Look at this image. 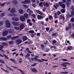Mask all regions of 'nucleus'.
<instances>
[{
  "instance_id": "61",
  "label": "nucleus",
  "mask_w": 74,
  "mask_h": 74,
  "mask_svg": "<svg viewBox=\"0 0 74 74\" xmlns=\"http://www.w3.org/2000/svg\"><path fill=\"white\" fill-rule=\"evenodd\" d=\"M56 48V47L54 46H51L50 47V48L51 49V48Z\"/></svg>"
},
{
  "instance_id": "32",
  "label": "nucleus",
  "mask_w": 74,
  "mask_h": 74,
  "mask_svg": "<svg viewBox=\"0 0 74 74\" xmlns=\"http://www.w3.org/2000/svg\"><path fill=\"white\" fill-rule=\"evenodd\" d=\"M18 38L19 37L18 36H15L12 38V40H15V39H16V38Z\"/></svg>"
},
{
  "instance_id": "16",
  "label": "nucleus",
  "mask_w": 74,
  "mask_h": 74,
  "mask_svg": "<svg viewBox=\"0 0 74 74\" xmlns=\"http://www.w3.org/2000/svg\"><path fill=\"white\" fill-rule=\"evenodd\" d=\"M3 55L0 54V56H1V57H4H4H5V58H6L7 59H9L8 57L7 56L5 55V54H3Z\"/></svg>"
},
{
  "instance_id": "22",
  "label": "nucleus",
  "mask_w": 74,
  "mask_h": 74,
  "mask_svg": "<svg viewBox=\"0 0 74 74\" xmlns=\"http://www.w3.org/2000/svg\"><path fill=\"white\" fill-rule=\"evenodd\" d=\"M10 60H11V61H12V62H13L14 63H16V62L15 61V59L12 58L10 59Z\"/></svg>"
},
{
  "instance_id": "30",
  "label": "nucleus",
  "mask_w": 74,
  "mask_h": 74,
  "mask_svg": "<svg viewBox=\"0 0 74 74\" xmlns=\"http://www.w3.org/2000/svg\"><path fill=\"white\" fill-rule=\"evenodd\" d=\"M59 6V4L58 3H57L56 4V6L55 5H54V7L56 8V9H57L58 8L57 7H58Z\"/></svg>"
},
{
  "instance_id": "28",
  "label": "nucleus",
  "mask_w": 74,
  "mask_h": 74,
  "mask_svg": "<svg viewBox=\"0 0 74 74\" xmlns=\"http://www.w3.org/2000/svg\"><path fill=\"white\" fill-rule=\"evenodd\" d=\"M2 70H3V71H5V73H9V72L7 70H5V69H4L2 68Z\"/></svg>"
},
{
  "instance_id": "37",
  "label": "nucleus",
  "mask_w": 74,
  "mask_h": 74,
  "mask_svg": "<svg viewBox=\"0 0 74 74\" xmlns=\"http://www.w3.org/2000/svg\"><path fill=\"white\" fill-rule=\"evenodd\" d=\"M49 19H50V20H51V19H53V17L52 16H49Z\"/></svg>"
},
{
  "instance_id": "4",
  "label": "nucleus",
  "mask_w": 74,
  "mask_h": 74,
  "mask_svg": "<svg viewBox=\"0 0 74 74\" xmlns=\"http://www.w3.org/2000/svg\"><path fill=\"white\" fill-rule=\"evenodd\" d=\"M71 9L72 10L71 11V15L69 16V17H71V16H73L74 15V7L72 6L71 7Z\"/></svg>"
},
{
  "instance_id": "58",
  "label": "nucleus",
  "mask_w": 74,
  "mask_h": 74,
  "mask_svg": "<svg viewBox=\"0 0 74 74\" xmlns=\"http://www.w3.org/2000/svg\"><path fill=\"white\" fill-rule=\"evenodd\" d=\"M30 22V19H29L27 20V23H29Z\"/></svg>"
},
{
  "instance_id": "45",
  "label": "nucleus",
  "mask_w": 74,
  "mask_h": 74,
  "mask_svg": "<svg viewBox=\"0 0 74 74\" xmlns=\"http://www.w3.org/2000/svg\"><path fill=\"white\" fill-rule=\"evenodd\" d=\"M54 17L55 18H57V13H55Z\"/></svg>"
},
{
  "instance_id": "27",
  "label": "nucleus",
  "mask_w": 74,
  "mask_h": 74,
  "mask_svg": "<svg viewBox=\"0 0 74 74\" xmlns=\"http://www.w3.org/2000/svg\"><path fill=\"white\" fill-rule=\"evenodd\" d=\"M36 12L40 14V15H42L43 14L39 10H37Z\"/></svg>"
},
{
  "instance_id": "57",
  "label": "nucleus",
  "mask_w": 74,
  "mask_h": 74,
  "mask_svg": "<svg viewBox=\"0 0 74 74\" xmlns=\"http://www.w3.org/2000/svg\"><path fill=\"white\" fill-rule=\"evenodd\" d=\"M46 30L47 31H49V28H46Z\"/></svg>"
},
{
  "instance_id": "42",
  "label": "nucleus",
  "mask_w": 74,
  "mask_h": 74,
  "mask_svg": "<svg viewBox=\"0 0 74 74\" xmlns=\"http://www.w3.org/2000/svg\"><path fill=\"white\" fill-rule=\"evenodd\" d=\"M23 5L25 8H28V7H29L27 5Z\"/></svg>"
},
{
  "instance_id": "12",
  "label": "nucleus",
  "mask_w": 74,
  "mask_h": 74,
  "mask_svg": "<svg viewBox=\"0 0 74 74\" xmlns=\"http://www.w3.org/2000/svg\"><path fill=\"white\" fill-rule=\"evenodd\" d=\"M8 34V31H5L3 32V36H5Z\"/></svg>"
},
{
  "instance_id": "34",
  "label": "nucleus",
  "mask_w": 74,
  "mask_h": 74,
  "mask_svg": "<svg viewBox=\"0 0 74 74\" xmlns=\"http://www.w3.org/2000/svg\"><path fill=\"white\" fill-rule=\"evenodd\" d=\"M61 60L62 61H63L64 62H67V61H68V60L66 59H61Z\"/></svg>"
},
{
  "instance_id": "63",
  "label": "nucleus",
  "mask_w": 74,
  "mask_h": 74,
  "mask_svg": "<svg viewBox=\"0 0 74 74\" xmlns=\"http://www.w3.org/2000/svg\"><path fill=\"white\" fill-rule=\"evenodd\" d=\"M71 22H74V19L73 18H72L71 19Z\"/></svg>"
},
{
  "instance_id": "47",
  "label": "nucleus",
  "mask_w": 74,
  "mask_h": 74,
  "mask_svg": "<svg viewBox=\"0 0 74 74\" xmlns=\"http://www.w3.org/2000/svg\"><path fill=\"white\" fill-rule=\"evenodd\" d=\"M41 34L40 33H37V36H40Z\"/></svg>"
},
{
  "instance_id": "52",
  "label": "nucleus",
  "mask_w": 74,
  "mask_h": 74,
  "mask_svg": "<svg viewBox=\"0 0 74 74\" xmlns=\"http://www.w3.org/2000/svg\"><path fill=\"white\" fill-rule=\"evenodd\" d=\"M31 11V10H30V9H28L27 10V12H29Z\"/></svg>"
},
{
  "instance_id": "59",
  "label": "nucleus",
  "mask_w": 74,
  "mask_h": 74,
  "mask_svg": "<svg viewBox=\"0 0 74 74\" xmlns=\"http://www.w3.org/2000/svg\"><path fill=\"white\" fill-rule=\"evenodd\" d=\"M9 31L10 33H11V32H12V30H11V29H9Z\"/></svg>"
},
{
  "instance_id": "5",
  "label": "nucleus",
  "mask_w": 74,
  "mask_h": 74,
  "mask_svg": "<svg viewBox=\"0 0 74 74\" xmlns=\"http://www.w3.org/2000/svg\"><path fill=\"white\" fill-rule=\"evenodd\" d=\"M6 26L7 27H10L11 26L10 23L8 21H6L5 22Z\"/></svg>"
},
{
  "instance_id": "18",
  "label": "nucleus",
  "mask_w": 74,
  "mask_h": 74,
  "mask_svg": "<svg viewBox=\"0 0 74 74\" xmlns=\"http://www.w3.org/2000/svg\"><path fill=\"white\" fill-rule=\"evenodd\" d=\"M0 40H2L3 41H7V39L4 37H2L0 38Z\"/></svg>"
},
{
  "instance_id": "51",
  "label": "nucleus",
  "mask_w": 74,
  "mask_h": 74,
  "mask_svg": "<svg viewBox=\"0 0 74 74\" xmlns=\"http://www.w3.org/2000/svg\"><path fill=\"white\" fill-rule=\"evenodd\" d=\"M19 21V18H16L15 19V21Z\"/></svg>"
},
{
  "instance_id": "40",
  "label": "nucleus",
  "mask_w": 74,
  "mask_h": 74,
  "mask_svg": "<svg viewBox=\"0 0 74 74\" xmlns=\"http://www.w3.org/2000/svg\"><path fill=\"white\" fill-rule=\"evenodd\" d=\"M12 67V68H14V69H18V68L17 67H16L15 66H11Z\"/></svg>"
},
{
  "instance_id": "8",
  "label": "nucleus",
  "mask_w": 74,
  "mask_h": 74,
  "mask_svg": "<svg viewBox=\"0 0 74 74\" xmlns=\"http://www.w3.org/2000/svg\"><path fill=\"white\" fill-rule=\"evenodd\" d=\"M22 42V40L21 39H18L16 40V43L17 44H20Z\"/></svg>"
},
{
  "instance_id": "21",
  "label": "nucleus",
  "mask_w": 74,
  "mask_h": 74,
  "mask_svg": "<svg viewBox=\"0 0 74 74\" xmlns=\"http://www.w3.org/2000/svg\"><path fill=\"white\" fill-rule=\"evenodd\" d=\"M72 48H73V47L72 46H69L67 48L68 50V51H70L71 50H72Z\"/></svg>"
},
{
  "instance_id": "55",
  "label": "nucleus",
  "mask_w": 74,
  "mask_h": 74,
  "mask_svg": "<svg viewBox=\"0 0 74 74\" xmlns=\"http://www.w3.org/2000/svg\"><path fill=\"white\" fill-rule=\"evenodd\" d=\"M60 14V11H58V15H59Z\"/></svg>"
},
{
  "instance_id": "64",
  "label": "nucleus",
  "mask_w": 74,
  "mask_h": 74,
  "mask_svg": "<svg viewBox=\"0 0 74 74\" xmlns=\"http://www.w3.org/2000/svg\"><path fill=\"white\" fill-rule=\"evenodd\" d=\"M29 26H32V23H29Z\"/></svg>"
},
{
  "instance_id": "19",
  "label": "nucleus",
  "mask_w": 74,
  "mask_h": 74,
  "mask_svg": "<svg viewBox=\"0 0 74 74\" xmlns=\"http://www.w3.org/2000/svg\"><path fill=\"white\" fill-rule=\"evenodd\" d=\"M23 41H26L27 40V37L26 36H23Z\"/></svg>"
},
{
  "instance_id": "9",
  "label": "nucleus",
  "mask_w": 74,
  "mask_h": 74,
  "mask_svg": "<svg viewBox=\"0 0 74 74\" xmlns=\"http://www.w3.org/2000/svg\"><path fill=\"white\" fill-rule=\"evenodd\" d=\"M67 2L66 3V4L68 7L70 5V3L71 2V0H66Z\"/></svg>"
},
{
  "instance_id": "15",
  "label": "nucleus",
  "mask_w": 74,
  "mask_h": 74,
  "mask_svg": "<svg viewBox=\"0 0 74 74\" xmlns=\"http://www.w3.org/2000/svg\"><path fill=\"white\" fill-rule=\"evenodd\" d=\"M18 12L21 14H23V10L22 9H20L18 10Z\"/></svg>"
},
{
  "instance_id": "43",
  "label": "nucleus",
  "mask_w": 74,
  "mask_h": 74,
  "mask_svg": "<svg viewBox=\"0 0 74 74\" xmlns=\"http://www.w3.org/2000/svg\"><path fill=\"white\" fill-rule=\"evenodd\" d=\"M4 24V23L3 21H1L0 22V26H1V25H3Z\"/></svg>"
},
{
  "instance_id": "11",
  "label": "nucleus",
  "mask_w": 74,
  "mask_h": 74,
  "mask_svg": "<svg viewBox=\"0 0 74 74\" xmlns=\"http://www.w3.org/2000/svg\"><path fill=\"white\" fill-rule=\"evenodd\" d=\"M20 27V30H22V29H24V25L23 24H21L19 27Z\"/></svg>"
},
{
  "instance_id": "62",
  "label": "nucleus",
  "mask_w": 74,
  "mask_h": 74,
  "mask_svg": "<svg viewBox=\"0 0 74 74\" xmlns=\"http://www.w3.org/2000/svg\"><path fill=\"white\" fill-rule=\"evenodd\" d=\"M32 21L33 22H36V21H35V20L34 19H32Z\"/></svg>"
},
{
  "instance_id": "20",
  "label": "nucleus",
  "mask_w": 74,
  "mask_h": 74,
  "mask_svg": "<svg viewBox=\"0 0 74 74\" xmlns=\"http://www.w3.org/2000/svg\"><path fill=\"white\" fill-rule=\"evenodd\" d=\"M30 56V54L29 53L27 54L25 56V58L26 59H29V57Z\"/></svg>"
},
{
  "instance_id": "38",
  "label": "nucleus",
  "mask_w": 74,
  "mask_h": 74,
  "mask_svg": "<svg viewBox=\"0 0 74 74\" xmlns=\"http://www.w3.org/2000/svg\"><path fill=\"white\" fill-rule=\"evenodd\" d=\"M0 62H1V63H3V64H4V63H5L4 61L1 60H0Z\"/></svg>"
},
{
  "instance_id": "36",
  "label": "nucleus",
  "mask_w": 74,
  "mask_h": 74,
  "mask_svg": "<svg viewBox=\"0 0 74 74\" xmlns=\"http://www.w3.org/2000/svg\"><path fill=\"white\" fill-rule=\"evenodd\" d=\"M14 29H16V30H19V28L18 27H15Z\"/></svg>"
},
{
  "instance_id": "7",
  "label": "nucleus",
  "mask_w": 74,
  "mask_h": 74,
  "mask_svg": "<svg viewBox=\"0 0 74 74\" xmlns=\"http://www.w3.org/2000/svg\"><path fill=\"white\" fill-rule=\"evenodd\" d=\"M66 64L70 65L71 64L68 62H63L61 64V66H63V67H66V66H67Z\"/></svg>"
},
{
  "instance_id": "2",
  "label": "nucleus",
  "mask_w": 74,
  "mask_h": 74,
  "mask_svg": "<svg viewBox=\"0 0 74 74\" xmlns=\"http://www.w3.org/2000/svg\"><path fill=\"white\" fill-rule=\"evenodd\" d=\"M1 44H2V45H0V51H1L2 52H3V50L2 49H3V46H4V45L7 46V43L4 42H3L1 43Z\"/></svg>"
},
{
  "instance_id": "31",
  "label": "nucleus",
  "mask_w": 74,
  "mask_h": 74,
  "mask_svg": "<svg viewBox=\"0 0 74 74\" xmlns=\"http://www.w3.org/2000/svg\"><path fill=\"white\" fill-rule=\"evenodd\" d=\"M24 16L25 18H28V14H25L24 15Z\"/></svg>"
},
{
  "instance_id": "29",
  "label": "nucleus",
  "mask_w": 74,
  "mask_h": 74,
  "mask_svg": "<svg viewBox=\"0 0 74 74\" xmlns=\"http://www.w3.org/2000/svg\"><path fill=\"white\" fill-rule=\"evenodd\" d=\"M32 14H33V12L32 10H31L29 13V16H30V15H32Z\"/></svg>"
},
{
  "instance_id": "56",
  "label": "nucleus",
  "mask_w": 74,
  "mask_h": 74,
  "mask_svg": "<svg viewBox=\"0 0 74 74\" xmlns=\"http://www.w3.org/2000/svg\"><path fill=\"white\" fill-rule=\"evenodd\" d=\"M56 33H53L52 34V36H56Z\"/></svg>"
},
{
  "instance_id": "41",
  "label": "nucleus",
  "mask_w": 74,
  "mask_h": 74,
  "mask_svg": "<svg viewBox=\"0 0 74 74\" xmlns=\"http://www.w3.org/2000/svg\"><path fill=\"white\" fill-rule=\"evenodd\" d=\"M34 32L33 30H31L29 31V33H34Z\"/></svg>"
},
{
  "instance_id": "54",
  "label": "nucleus",
  "mask_w": 74,
  "mask_h": 74,
  "mask_svg": "<svg viewBox=\"0 0 74 74\" xmlns=\"http://www.w3.org/2000/svg\"><path fill=\"white\" fill-rule=\"evenodd\" d=\"M11 36H9L7 37V38H9V39L10 38H11Z\"/></svg>"
},
{
  "instance_id": "25",
  "label": "nucleus",
  "mask_w": 74,
  "mask_h": 74,
  "mask_svg": "<svg viewBox=\"0 0 74 74\" xmlns=\"http://www.w3.org/2000/svg\"><path fill=\"white\" fill-rule=\"evenodd\" d=\"M17 16V15L15 14H10L8 15V16Z\"/></svg>"
},
{
  "instance_id": "53",
  "label": "nucleus",
  "mask_w": 74,
  "mask_h": 74,
  "mask_svg": "<svg viewBox=\"0 0 74 74\" xmlns=\"http://www.w3.org/2000/svg\"><path fill=\"white\" fill-rule=\"evenodd\" d=\"M56 40H54L53 41V44H56Z\"/></svg>"
},
{
  "instance_id": "46",
  "label": "nucleus",
  "mask_w": 74,
  "mask_h": 74,
  "mask_svg": "<svg viewBox=\"0 0 74 74\" xmlns=\"http://www.w3.org/2000/svg\"><path fill=\"white\" fill-rule=\"evenodd\" d=\"M36 64H37V63H34L33 65H31V66H32L34 67L35 65H36Z\"/></svg>"
},
{
  "instance_id": "13",
  "label": "nucleus",
  "mask_w": 74,
  "mask_h": 74,
  "mask_svg": "<svg viewBox=\"0 0 74 74\" xmlns=\"http://www.w3.org/2000/svg\"><path fill=\"white\" fill-rule=\"evenodd\" d=\"M20 19L21 21H23L25 20V18L23 16H21Z\"/></svg>"
},
{
  "instance_id": "49",
  "label": "nucleus",
  "mask_w": 74,
  "mask_h": 74,
  "mask_svg": "<svg viewBox=\"0 0 74 74\" xmlns=\"http://www.w3.org/2000/svg\"><path fill=\"white\" fill-rule=\"evenodd\" d=\"M4 13H3L2 14H1V16H4Z\"/></svg>"
},
{
  "instance_id": "10",
  "label": "nucleus",
  "mask_w": 74,
  "mask_h": 74,
  "mask_svg": "<svg viewBox=\"0 0 74 74\" xmlns=\"http://www.w3.org/2000/svg\"><path fill=\"white\" fill-rule=\"evenodd\" d=\"M16 12V9L14 8H12L10 11V12L11 13H15Z\"/></svg>"
},
{
  "instance_id": "14",
  "label": "nucleus",
  "mask_w": 74,
  "mask_h": 74,
  "mask_svg": "<svg viewBox=\"0 0 74 74\" xmlns=\"http://www.w3.org/2000/svg\"><path fill=\"white\" fill-rule=\"evenodd\" d=\"M12 23L14 26H18V25H19V23H18L15 21H13L12 22Z\"/></svg>"
},
{
  "instance_id": "35",
  "label": "nucleus",
  "mask_w": 74,
  "mask_h": 74,
  "mask_svg": "<svg viewBox=\"0 0 74 74\" xmlns=\"http://www.w3.org/2000/svg\"><path fill=\"white\" fill-rule=\"evenodd\" d=\"M69 72L66 71V72H61L62 74H68L69 73Z\"/></svg>"
},
{
  "instance_id": "60",
  "label": "nucleus",
  "mask_w": 74,
  "mask_h": 74,
  "mask_svg": "<svg viewBox=\"0 0 74 74\" xmlns=\"http://www.w3.org/2000/svg\"><path fill=\"white\" fill-rule=\"evenodd\" d=\"M32 3H35L36 0H32Z\"/></svg>"
},
{
  "instance_id": "39",
  "label": "nucleus",
  "mask_w": 74,
  "mask_h": 74,
  "mask_svg": "<svg viewBox=\"0 0 74 74\" xmlns=\"http://www.w3.org/2000/svg\"><path fill=\"white\" fill-rule=\"evenodd\" d=\"M38 17L39 19H41L42 18V16L40 15H38Z\"/></svg>"
},
{
  "instance_id": "48",
  "label": "nucleus",
  "mask_w": 74,
  "mask_h": 74,
  "mask_svg": "<svg viewBox=\"0 0 74 74\" xmlns=\"http://www.w3.org/2000/svg\"><path fill=\"white\" fill-rule=\"evenodd\" d=\"M15 18H14V17H12V20L13 21H15Z\"/></svg>"
},
{
  "instance_id": "23",
  "label": "nucleus",
  "mask_w": 74,
  "mask_h": 74,
  "mask_svg": "<svg viewBox=\"0 0 74 74\" xmlns=\"http://www.w3.org/2000/svg\"><path fill=\"white\" fill-rule=\"evenodd\" d=\"M59 18L60 19H63V20L65 19V18H64V16L63 15H60Z\"/></svg>"
},
{
  "instance_id": "50",
  "label": "nucleus",
  "mask_w": 74,
  "mask_h": 74,
  "mask_svg": "<svg viewBox=\"0 0 74 74\" xmlns=\"http://www.w3.org/2000/svg\"><path fill=\"white\" fill-rule=\"evenodd\" d=\"M39 6H41V5H42V2H41L40 3H39Z\"/></svg>"
},
{
  "instance_id": "24",
  "label": "nucleus",
  "mask_w": 74,
  "mask_h": 74,
  "mask_svg": "<svg viewBox=\"0 0 74 74\" xmlns=\"http://www.w3.org/2000/svg\"><path fill=\"white\" fill-rule=\"evenodd\" d=\"M44 6H46V7H48L49 6V4L48 3H44Z\"/></svg>"
},
{
  "instance_id": "17",
  "label": "nucleus",
  "mask_w": 74,
  "mask_h": 74,
  "mask_svg": "<svg viewBox=\"0 0 74 74\" xmlns=\"http://www.w3.org/2000/svg\"><path fill=\"white\" fill-rule=\"evenodd\" d=\"M72 27H71V25L70 24H69V26L68 27H66V30H68L69 28H70L71 29Z\"/></svg>"
},
{
  "instance_id": "44",
  "label": "nucleus",
  "mask_w": 74,
  "mask_h": 74,
  "mask_svg": "<svg viewBox=\"0 0 74 74\" xmlns=\"http://www.w3.org/2000/svg\"><path fill=\"white\" fill-rule=\"evenodd\" d=\"M9 44H12L14 43V42L12 41H10L9 42Z\"/></svg>"
},
{
  "instance_id": "6",
  "label": "nucleus",
  "mask_w": 74,
  "mask_h": 74,
  "mask_svg": "<svg viewBox=\"0 0 74 74\" xmlns=\"http://www.w3.org/2000/svg\"><path fill=\"white\" fill-rule=\"evenodd\" d=\"M59 4L60 5V6L63 8H65V7H66V6L64 4H63V3L62 2H60L59 3Z\"/></svg>"
},
{
  "instance_id": "33",
  "label": "nucleus",
  "mask_w": 74,
  "mask_h": 74,
  "mask_svg": "<svg viewBox=\"0 0 74 74\" xmlns=\"http://www.w3.org/2000/svg\"><path fill=\"white\" fill-rule=\"evenodd\" d=\"M65 11V9H62L61 10V12H62V13H64Z\"/></svg>"
},
{
  "instance_id": "26",
  "label": "nucleus",
  "mask_w": 74,
  "mask_h": 74,
  "mask_svg": "<svg viewBox=\"0 0 74 74\" xmlns=\"http://www.w3.org/2000/svg\"><path fill=\"white\" fill-rule=\"evenodd\" d=\"M32 71L34 73H37V71L35 69H33L32 70Z\"/></svg>"
},
{
  "instance_id": "3",
  "label": "nucleus",
  "mask_w": 74,
  "mask_h": 74,
  "mask_svg": "<svg viewBox=\"0 0 74 74\" xmlns=\"http://www.w3.org/2000/svg\"><path fill=\"white\" fill-rule=\"evenodd\" d=\"M31 3V0H25V1L21 2L22 4H29Z\"/></svg>"
},
{
  "instance_id": "1",
  "label": "nucleus",
  "mask_w": 74,
  "mask_h": 74,
  "mask_svg": "<svg viewBox=\"0 0 74 74\" xmlns=\"http://www.w3.org/2000/svg\"><path fill=\"white\" fill-rule=\"evenodd\" d=\"M38 58V57L36 56L35 58H31V60H36V61H38L39 62H43L44 61H45V62H47L48 60H45L43 59H42L41 60L40 59H38L37 58Z\"/></svg>"
}]
</instances>
